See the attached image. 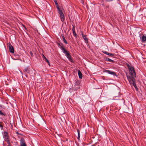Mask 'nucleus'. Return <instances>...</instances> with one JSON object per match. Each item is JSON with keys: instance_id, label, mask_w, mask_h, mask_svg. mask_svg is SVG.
I'll return each mask as SVG.
<instances>
[{"instance_id": "obj_1", "label": "nucleus", "mask_w": 146, "mask_h": 146, "mask_svg": "<svg viewBox=\"0 0 146 146\" xmlns=\"http://www.w3.org/2000/svg\"><path fill=\"white\" fill-rule=\"evenodd\" d=\"M128 68L129 72V76H127V78L130 84H132L136 88H137L135 83V78L136 77V73L133 67L128 65Z\"/></svg>"}, {"instance_id": "obj_2", "label": "nucleus", "mask_w": 146, "mask_h": 146, "mask_svg": "<svg viewBox=\"0 0 146 146\" xmlns=\"http://www.w3.org/2000/svg\"><path fill=\"white\" fill-rule=\"evenodd\" d=\"M23 71L27 78H28V76H29L30 78H31L32 77H33L35 75V73L33 72V71L29 67L25 68Z\"/></svg>"}, {"instance_id": "obj_3", "label": "nucleus", "mask_w": 146, "mask_h": 146, "mask_svg": "<svg viewBox=\"0 0 146 146\" xmlns=\"http://www.w3.org/2000/svg\"><path fill=\"white\" fill-rule=\"evenodd\" d=\"M59 47L62 50L63 52L65 54L66 56L68 59L71 62H73V60L71 58V56L70 54L68 51H67L63 47V46H60Z\"/></svg>"}, {"instance_id": "obj_4", "label": "nucleus", "mask_w": 146, "mask_h": 146, "mask_svg": "<svg viewBox=\"0 0 146 146\" xmlns=\"http://www.w3.org/2000/svg\"><path fill=\"white\" fill-rule=\"evenodd\" d=\"M25 140L23 137H21L20 139V146H27Z\"/></svg>"}, {"instance_id": "obj_5", "label": "nucleus", "mask_w": 146, "mask_h": 146, "mask_svg": "<svg viewBox=\"0 0 146 146\" xmlns=\"http://www.w3.org/2000/svg\"><path fill=\"white\" fill-rule=\"evenodd\" d=\"M3 135L5 140L9 139V137L8 135V133L6 131L4 132Z\"/></svg>"}, {"instance_id": "obj_6", "label": "nucleus", "mask_w": 146, "mask_h": 146, "mask_svg": "<svg viewBox=\"0 0 146 146\" xmlns=\"http://www.w3.org/2000/svg\"><path fill=\"white\" fill-rule=\"evenodd\" d=\"M11 143L13 145L15 146H17L18 145V143L15 138H13V139L11 140Z\"/></svg>"}, {"instance_id": "obj_7", "label": "nucleus", "mask_w": 146, "mask_h": 146, "mask_svg": "<svg viewBox=\"0 0 146 146\" xmlns=\"http://www.w3.org/2000/svg\"><path fill=\"white\" fill-rule=\"evenodd\" d=\"M104 72H106L108 73L111 74L113 75H116V73L113 72L111 71L110 70H105Z\"/></svg>"}, {"instance_id": "obj_8", "label": "nucleus", "mask_w": 146, "mask_h": 146, "mask_svg": "<svg viewBox=\"0 0 146 146\" xmlns=\"http://www.w3.org/2000/svg\"><path fill=\"white\" fill-rule=\"evenodd\" d=\"M9 52L12 53H14V50L13 46H9Z\"/></svg>"}, {"instance_id": "obj_9", "label": "nucleus", "mask_w": 146, "mask_h": 146, "mask_svg": "<svg viewBox=\"0 0 146 146\" xmlns=\"http://www.w3.org/2000/svg\"><path fill=\"white\" fill-rule=\"evenodd\" d=\"M82 37L85 40V42L86 43H87L88 42V39L87 38L86 36L84 35L83 33H82Z\"/></svg>"}, {"instance_id": "obj_10", "label": "nucleus", "mask_w": 146, "mask_h": 146, "mask_svg": "<svg viewBox=\"0 0 146 146\" xmlns=\"http://www.w3.org/2000/svg\"><path fill=\"white\" fill-rule=\"evenodd\" d=\"M78 74L79 78L80 79H82V74L80 70H78Z\"/></svg>"}, {"instance_id": "obj_11", "label": "nucleus", "mask_w": 146, "mask_h": 146, "mask_svg": "<svg viewBox=\"0 0 146 146\" xmlns=\"http://www.w3.org/2000/svg\"><path fill=\"white\" fill-rule=\"evenodd\" d=\"M57 8L58 11V13L60 14V16L61 15H64L62 11V10L60 9L59 7H57Z\"/></svg>"}, {"instance_id": "obj_12", "label": "nucleus", "mask_w": 146, "mask_h": 146, "mask_svg": "<svg viewBox=\"0 0 146 146\" xmlns=\"http://www.w3.org/2000/svg\"><path fill=\"white\" fill-rule=\"evenodd\" d=\"M141 39L142 42H144L146 40V36L143 35L141 38Z\"/></svg>"}, {"instance_id": "obj_13", "label": "nucleus", "mask_w": 146, "mask_h": 146, "mask_svg": "<svg viewBox=\"0 0 146 146\" xmlns=\"http://www.w3.org/2000/svg\"><path fill=\"white\" fill-rule=\"evenodd\" d=\"M62 40L63 42H64L65 44H67V42L63 35L62 36Z\"/></svg>"}, {"instance_id": "obj_14", "label": "nucleus", "mask_w": 146, "mask_h": 146, "mask_svg": "<svg viewBox=\"0 0 146 146\" xmlns=\"http://www.w3.org/2000/svg\"><path fill=\"white\" fill-rule=\"evenodd\" d=\"M60 17L61 21L62 22H63L65 20V17H64V15H61L60 16Z\"/></svg>"}, {"instance_id": "obj_15", "label": "nucleus", "mask_w": 146, "mask_h": 146, "mask_svg": "<svg viewBox=\"0 0 146 146\" xmlns=\"http://www.w3.org/2000/svg\"><path fill=\"white\" fill-rule=\"evenodd\" d=\"M106 61H107L110 62H112V63L114 62V60H111L109 58H106Z\"/></svg>"}, {"instance_id": "obj_16", "label": "nucleus", "mask_w": 146, "mask_h": 146, "mask_svg": "<svg viewBox=\"0 0 146 146\" xmlns=\"http://www.w3.org/2000/svg\"><path fill=\"white\" fill-rule=\"evenodd\" d=\"M42 57L44 60H45V61L47 62L48 64L49 65L50 63L49 61L46 58L43 54H42Z\"/></svg>"}, {"instance_id": "obj_17", "label": "nucleus", "mask_w": 146, "mask_h": 146, "mask_svg": "<svg viewBox=\"0 0 146 146\" xmlns=\"http://www.w3.org/2000/svg\"><path fill=\"white\" fill-rule=\"evenodd\" d=\"M78 133V137H77V139L78 140H80V131L78 129H77Z\"/></svg>"}, {"instance_id": "obj_18", "label": "nucleus", "mask_w": 146, "mask_h": 146, "mask_svg": "<svg viewBox=\"0 0 146 146\" xmlns=\"http://www.w3.org/2000/svg\"><path fill=\"white\" fill-rule=\"evenodd\" d=\"M5 141L7 142V144H8V145H11L9 140V139L5 140Z\"/></svg>"}, {"instance_id": "obj_19", "label": "nucleus", "mask_w": 146, "mask_h": 146, "mask_svg": "<svg viewBox=\"0 0 146 146\" xmlns=\"http://www.w3.org/2000/svg\"><path fill=\"white\" fill-rule=\"evenodd\" d=\"M32 51L33 52H34L35 54H36V52H37V50L36 48H35L33 49Z\"/></svg>"}, {"instance_id": "obj_20", "label": "nucleus", "mask_w": 146, "mask_h": 146, "mask_svg": "<svg viewBox=\"0 0 146 146\" xmlns=\"http://www.w3.org/2000/svg\"><path fill=\"white\" fill-rule=\"evenodd\" d=\"M0 115L2 116H5L6 115V114L3 113L0 110Z\"/></svg>"}, {"instance_id": "obj_21", "label": "nucleus", "mask_w": 146, "mask_h": 146, "mask_svg": "<svg viewBox=\"0 0 146 146\" xmlns=\"http://www.w3.org/2000/svg\"><path fill=\"white\" fill-rule=\"evenodd\" d=\"M54 0V2L55 3V5H56V7H58V4L57 3V2L56 1V0Z\"/></svg>"}, {"instance_id": "obj_22", "label": "nucleus", "mask_w": 146, "mask_h": 146, "mask_svg": "<svg viewBox=\"0 0 146 146\" xmlns=\"http://www.w3.org/2000/svg\"><path fill=\"white\" fill-rule=\"evenodd\" d=\"M2 122H0V127H1V129H3V125L2 124Z\"/></svg>"}, {"instance_id": "obj_23", "label": "nucleus", "mask_w": 146, "mask_h": 146, "mask_svg": "<svg viewBox=\"0 0 146 146\" xmlns=\"http://www.w3.org/2000/svg\"><path fill=\"white\" fill-rule=\"evenodd\" d=\"M30 54L31 55L32 57H33V54L31 51L30 52Z\"/></svg>"}, {"instance_id": "obj_24", "label": "nucleus", "mask_w": 146, "mask_h": 146, "mask_svg": "<svg viewBox=\"0 0 146 146\" xmlns=\"http://www.w3.org/2000/svg\"><path fill=\"white\" fill-rule=\"evenodd\" d=\"M109 56H114V54H113L110 53Z\"/></svg>"}, {"instance_id": "obj_25", "label": "nucleus", "mask_w": 146, "mask_h": 146, "mask_svg": "<svg viewBox=\"0 0 146 146\" xmlns=\"http://www.w3.org/2000/svg\"><path fill=\"white\" fill-rule=\"evenodd\" d=\"M73 34L74 36H75L76 35V33L75 31H73Z\"/></svg>"}, {"instance_id": "obj_26", "label": "nucleus", "mask_w": 146, "mask_h": 146, "mask_svg": "<svg viewBox=\"0 0 146 146\" xmlns=\"http://www.w3.org/2000/svg\"><path fill=\"white\" fill-rule=\"evenodd\" d=\"M72 31H73H73H75V28L74 27V26H73V28H72Z\"/></svg>"}, {"instance_id": "obj_27", "label": "nucleus", "mask_w": 146, "mask_h": 146, "mask_svg": "<svg viewBox=\"0 0 146 146\" xmlns=\"http://www.w3.org/2000/svg\"><path fill=\"white\" fill-rule=\"evenodd\" d=\"M80 84L79 82L78 81L76 82V84L77 85H78V84Z\"/></svg>"}, {"instance_id": "obj_28", "label": "nucleus", "mask_w": 146, "mask_h": 146, "mask_svg": "<svg viewBox=\"0 0 146 146\" xmlns=\"http://www.w3.org/2000/svg\"><path fill=\"white\" fill-rule=\"evenodd\" d=\"M80 87L79 86H77L76 88V90H77L79 89Z\"/></svg>"}, {"instance_id": "obj_29", "label": "nucleus", "mask_w": 146, "mask_h": 146, "mask_svg": "<svg viewBox=\"0 0 146 146\" xmlns=\"http://www.w3.org/2000/svg\"><path fill=\"white\" fill-rule=\"evenodd\" d=\"M103 52L104 53V54H107V52L106 51H103Z\"/></svg>"}, {"instance_id": "obj_30", "label": "nucleus", "mask_w": 146, "mask_h": 146, "mask_svg": "<svg viewBox=\"0 0 146 146\" xmlns=\"http://www.w3.org/2000/svg\"><path fill=\"white\" fill-rule=\"evenodd\" d=\"M109 54H110L109 53V52H107V54H107V55H109Z\"/></svg>"}, {"instance_id": "obj_31", "label": "nucleus", "mask_w": 146, "mask_h": 146, "mask_svg": "<svg viewBox=\"0 0 146 146\" xmlns=\"http://www.w3.org/2000/svg\"><path fill=\"white\" fill-rule=\"evenodd\" d=\"M16 133H17V134H18V135H19V133L18 132H16Z\"/></svg>"}, {"instance_id": "obj_32", "label": "nucleus", "mask_w": 146, "mask_h": 146, "mask_svg": "<svg viewBox=\"0 0 146 146\" xmlns=\"http://www.w3.org/2000/svg\"><path fill=\"white\" fill-rule=\"evenodd\" d=\"M23 27H24V28H25V29H26V27L25 26H24V25H23Z\"/></svg>"}, {"instance_id": "obj_33", "label": "nucleus", "mask_w": 146, "mask_h": 146, "mask_svg": "<svg viewBox=\"0 0 146 146\" xmlns=\"http://www.w3.org/2000/svg\"><path fill=\"white\" fill-rule=\"evenodd\" d=\"M55 133H56V134H57L58 135L57 133V132H55Z\"/></svg>"}, {"instance_id": "obj_34", "label": "nucleus", "mask_w": 146, "mask_h": 146, "mask_svg": "<svg viewBox=\"0 0 146 146\" xmlns=\"http://www.w3.org/2000/svg\"><path fill=\"white\" fill-rule=\"evenodd\" d=\"M9 46H11V44H10Z\"/></svg>"}, {"instance_id": "obj_35", "label": "nucleus", "mask_w": 146, "mask_h": 146, "mask_svg": "<svg viewBox=\"0 0 146 146\" xmlns=\"http://www.w3.org/2000/svg\"><path fill=\"white\" fill-rule=\"evenodd\" d=\"M76 86L75 85H74V87H75Z\"/></svg>"}]
</instances>
